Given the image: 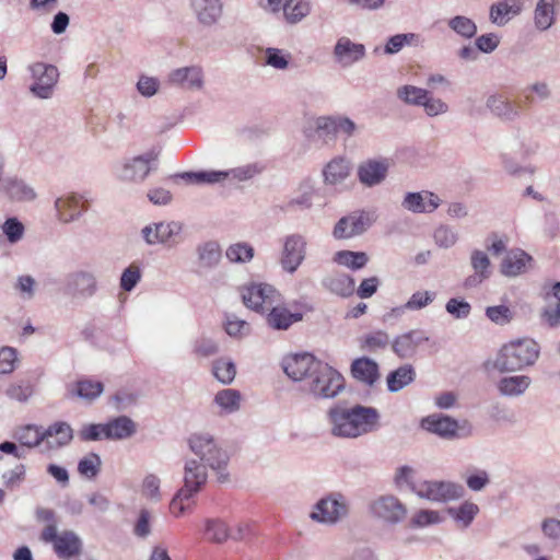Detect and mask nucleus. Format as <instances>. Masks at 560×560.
<instances>
[{
    "instance_id": "nucleus-1",
    "label": "nucleus",
    "mask_w": 560,
    "mask_h": 560,
    "mask_svg": "<svg viewBox=\"0 0 560 560\" xmlns=\"http://www.w3.org/2000/svg\"><path fill=\"white\" fill-rule=\"evenodd\" d=\"M188 448L191 456L186 457L183 476L191 470L192 474L203 477L201 485L206 486L208 480V469L215 472L219 482L229 481L226 471L230 455L219 442V440L209 432H194L187 439Z\"/></svg>"
},
{
    "instance_id": "nucleus-2",
    "label": "nucleus",
    "mask_w": 560,
    "mask_h": 560,
    "mask_svg": "<svg viewBox=\"0 0 560 560\" xmlns=\"http://www.w3.org/2000/svg\"><path fill=\"white\" fill-rule=\"evenodd\" d=\"M329 432L339 439H357L380 427V413L373 407L336 404L326 412Z\"/></svg>"
},
{
    "instance_id": "nucleus-3",
    "label": "nucleus",
    "mask_w": 560,
    "mask_h": 560,
    "mask_svg": "<svg viewBox=\"0 0 560 560\" xmlns=\"http://www.w3.org/2000/svg\"><path fill=\"white\" fill-rule=\"evenodd\" d=\"M539 357V347L533 339L522 338L505 343L497 354L493 368L500 373L517 372L533 365Z\"/></svg>"
},
{
    "instance_id": "nucleus-4",
    "label": "nucleus",
    "mask_w": 560,
    "mask_h": 560,
    "mask_svg": "<svg viewBox=\"0 0 560 560\" xmlns=\"http://www.w3.org/2000/svg\"><path fill=\"white\" fill-rule=\"evenodd\" d=\"M345 389L343 376L325 362H320L311 374V380L303 390L316 399H332Z\"/></svg>"
},
{
    "instance_id": "nucleus-5",
    "label": "nucleus",
    "mask_w": 560,
    "mask_h": 560,
    "mask_svg": "<svg viewBox=\"0 0 560 560\" xmlns=\"http://www.w3.org/2000/svg\"><path fill=\"white\" fill-rule=\"evenodd\" d=\"M350 502L341 492H330L320 498L310 513V518L318 524L332 526L348 517Z\"/></svg>"
},
{
    "instance_id": "nucleus-6",
    "label": "nucleus",
    "mask_w": 560,
    "mask_h": 560,
    "mask_svg": "<svg viewBox=\"0 0 560 560\" xmlns=\"http://www.w3.org/2000/svg\"><path fill=\"white\" fill-rule=\"evenodd\" d=\"M184 224L178 221H161L145 225L141 236L148 245H163L167 248L178 246L183 241Z\"/></svg>"
},
{
    "instance_id": "nucleus-7",
    "label": "nucleus",
    "mask_w": 560,
    "mask_h": 560,
    "mask_svg": "<svg viewBox=\"0 0 560 560\" xmlns=\"http://www.w3.org/2000/svg\"><path fill=\"white\" fill-rule=\"evenodd\" d=\"M40 539L51 544L55 553L60 559L77 557L82 551V540L73 530L58 532L55 525L45 526L40 533Z\"/></svg>"
},
{
    "instance_id": "nucleus-8",
    "label": "nucleus",
    "mask_w": 560,
    "mask_h": 560,
    "mask_svg": "<svg viewBox=\"0 0 560 560\" xmlns=\"http://www.w3.org/2000/svg\"><path fill=\"white\" fill-rule=\"evenodd\" d=\"M412 492L431 502L446 503L464 494V487L446 480H422L412 486Z\"/></svg>"
},
{
    "instance_id": "nucleus-9",
    "label": "nucleus",
    "mask_w": 560,
    "mask_h": 560,
    "mask_svg": "<svg viewBox=\"0 0 560 560\" xmlns=\"http://www.w3.org/2000/svg\"><path fill=\"white\" fill-rule=\"evenodd\" d=\"M27 71L32 79L30 92L40 100L50 98L59 80L58 68L54 65L37 61L28 65Z\"/></svg>"
},
{
    "instance_id": "nucleus-10",
    "label": "nucleus",
    "mask_w": 560,
    "mask_h": 560,
    "mask_svg": "<svg viewBox=\"0 0 560 560\" xmlns=\"http://www.w3.org/2000/svg\"><path fill=\"white\" fill-rule=\"evenodd\" d=\"M243 303L258 313H266L275 303L281 302L279 291L268 283H249L241 289Z\"/></svg>"
},
{
    "instance_id": "nucleus-11",
    "label": "nucleus",
    "mask_w": 560,
    "mask_h": 560,
    "mask_svg": "<svg viewBox=\"0 0 560 560\" xmlns=\"http://www.w3.org/2000/svg\"><path fill=\"white\" fill-rule=\"evenodd\" d=\"M257 3L268 13H282L289 24L300 23L312 10L310 0H257Z\"/></svg>"
},
{
    "instance_id": "nucleus-12",
    "label": "nucleus",
    "mask_w": 560,
    "mask_h": 560,
    "mask_svg": "<svg viewBox=\"0 0 560 560\" xmlns=\"http://www.w3.org/2000/svg\"><path fill=\"white\" fill-rule=\"evenodd\" d=\"M371 211H354L342 217L335 225L332 235L338 240H347L363 234L375 221Z\"/></svg>"
},
{
    "instance_id": "nucleus-13",
    "label": "nucleus",
    "mask_w": 560,
    "mask_h": 560,
    "mask_svg": "<svg viewBox=\"0 0 560 560\" xmlns=\"http://www.w3.org/2000/svg\"><path fill=\"white\" fill-rule=\"evenodd\" d=\"M306 238L301 234H290L284 238L280 266L285 272L292 275L302 265L306 257Z\"/></svg>"
},
{
    "instance_id": "nucleus-14",
    "label": "nucleus",
    "mask_w": 560,
    "mask_h": 560,
    "mask_svg": "<svg viewBox=\"0 0 560 560\" xmlns=\"http://www.w3.org/2000/svg\"><path fill=\"white\" fill-rule=\"evenodd\" d=\"M183 478V487L176 492L170 503V511L176 517L182 516L189 510L192 498L205 487L201 485L203 477L198 475V472L192 474L191 470H189Z\"/></svg>"
},
{
    "instance_id": "nucleus-15",
    "label": "nucleus",
    "mask_w": 560,
    "mask_h": 560,
    "mask_svg": "<svg viewBox=\"0 0 560 560\" xmlns=\"http://www.w3.org/2000/svg\"><path fill=\"white\" fill-rule=\"evenodd\" d=\"M90 200L86 192H70L58 197L55 201V208L59 221L70 223L79 220L82 213L88 210Z\"/></svg>"
},
{
    "instance_id": "nucleus-16",
    "label": "nucleus",
    "mask_w": 560,
    "mask_h": 560,
    "mask_svg": "<svg viewBox=\"0 0 560 560\" xmlns=\"http://www.w3.org/2000/svg\"><path fill=\"white\" fill-rule=\"evenodd\" d=\"M370 510L374 517L388 524H398L407 515L406 505L392 494L382 495L374 500Z\"/></svg>"
},
{
    "instance_id": "nucleus-17",
    "label": "nucleus",
    "mask_w": 560,
    "mask_h": 560,
    "mask_svg": "<svg viewBox=\"0 0 560 560\" xmlns=\"http://www.w3.org/2000/svg\"><path fill=\"white\" fill-rule=\"evenodd\" d=\"M96 290V278L92 272L80 270L67 277L65 293L74 301H85L92 298Z\"/></svg>"
},
{
    "instance_id": "nucleus-18",
    "label": "nucleus",
    "mask_w": 560,
    "mask_h": 560,
    "mask_svg": "<svg viewBox=\"0 0 560 560\" xmlns=\"http://www.w3.org/2000/svg\"><path fill=\"white\" fill-rule=\"evenodd\" d=\"M390 167L387 158H373L362 161L357 170L359 182L365 187H375L385 182Z\"/></svg>"
},
{
    "instance_id": "nucleus-19",
    "label": "nucleus",
    "mask_w": 560,
    "mask_h": 560,
    "mask_svg": "<svg viewBox=\"0 0 560 560\" xmlns=\"http://www.w3.org/2000/svg\"><path fill=\"white\" fill-rule=\"evenodd\" d=\"M320 362L310 353L294 354L284 359L283 371L291 380L303 382V386H306L311 380V374L314 373Z\"/></svg>"
},
{
    "instance_id": "nucleus-20",
    "label": "nucleus",
    "mask_w": 560,
    "mask_h": 560,
    "mask_svg": "<svg viewBox=\"0 0 560 560\" xmlns=\"http://www.w3.org/2000/svg\"><path fill=\"white\" fill-rule=\"evenodd\" d=\"M153 153H145L125 160L117 168V176L122 182L142 183L151 172Z\"/></svg>"
},
{
    "instance_id": "nucleus-21",
    "label": "nucleus",
    "mask_w": 560,
    "mask_h": 560,
    "mask_svg": "<svg viewBox=\"0 0 560 560\" xmlns=\"http://www.w3.org/2000/svg\"><path fill=\"white\" fill-rule=\"evenodd\" d=\"M190 9L200 25L212 27L221 21L224 4L221 0H190Z\"/></svg>"
},
{
    "instance_id": "nucleus-22",
    "label": "nucleus",
    "mask_w": 560,
    "mask_h": 560,
    "mask_svg": "<svg viewBox=\"0 0 560 560\" xmlns=\"http://www.w3.org/2000/svg\"><path fill=\"white\" fill-rule=\"evenodd\" d=\"M429 340L427 334L421 329H411L396 336L392 341L393 352L400 359L412 358L418 347Z\"/></svg>"
},
{
    "instance_id": "nucleus-23",
    "label": "nucleus",
    "mask_w": 560,
    "mask_h": 560,
    "mask_svg": "<svg viewBox=\"0 0 560 560\" xmlns=\"http://www.w3.org/2000/svg\"><path fill=\"white\" fill-rule=\"evenodd\" d=\"M442 200L432 191L407 192L401 206L413 213H431L436 210Z\"/></svg>"
},
{
    "instance_id": "nucleus-24",
    "label": "nucleus",
    "mask_w": 560,
    "mask_h": 560,
    "mask_svg": "<svg viewBox=\"0 0 560 560\" xmlns=\"http://www.w3.org/2000/svg\"><path fill=\"white\" fill-rule=\"evenodd\" d=\"M334 57L338 63L349 67L365 57L363 44L353 43L350 38L340 37L334 47Z\"/></svg>"
},
{
    "instance_id": "nucleus-25",
    "label": "nucleus",
    "mask_w": 560,
    "mask_h": 560,
    "mask_svg": "<svg viewBox=\"0 0 560 560\" xmlns=\"http://www.w3.org/2000/svg\"><path fill=\"white\" fill-rule=\"evenodd\" d=\"M0 191L10 200L18 202H30L37 196L31 185L15 176L2 178Z\"/></svg>"
},
{
    "instance_id": "nucleus-26",
    "label": "nucleus",
    "mask_w": 560,
    "mask_h": 560,
    "mask_svg": "<svg viewBox=\"0 0 560 560\" xmlns=\"http://www.w3.org/2000/svg\"><path fill=\"white\" fill-rule=\"evenodd\" d=\"M470 266L474 269V275L468 276L464 281V285L467 289L479 285L491 275V262L483 250L474 249L470 253Z\"/></svg>"
},
{
    "instance_id": "nucleus-27",
    "label": "nucleus",
    "mask_w": 560,
    "mask_h": 560,
    "mask_svg": "<svg viewBox=\"0 0 560 560\" xmlns=\"http://www.w3.org/2000/svg\"><path fill=\"white\" fill-rule=\"evenodd\" d=\"M421 428L443 439H453L459 429L458 422L443 415H431L421 420Z\"/></svg>"
},
{
    "instance_id": "nucleus-28",
    "label": "nucleus",
    "mask_w": 560,
    "mask_h": 560,
    "mask_svg": "<svg viewBox=\"0 0 560 560\" xmlns=\"http://www.w3.org/2000/svg\"><path fill=\"white\" fill-rule=\"evenodd\" d=\"M526 0H502L493 3L490 7L489 19L498 25H505L511 18L518 15L523 9Z\"/></svg>"
},
{
    "instance_id": "nucleus-29",
    "label": "nucleus",
    "mask_w": 560,
    "mask_h": 560,
    "mask_svg": "<svg viewBox=\"0 0 560 560\" xmlns=\"http://www.w3.org/2000/svg\"><path fill=\"white\" fill-rule=\"evenodd\" d=\"M267 325L276 330H287L293 323L302 319L301 313H292L282 305L281 302H277L266 312Z\"/></svg>"
},
{
    "instance_id": "nucleus-30",
    "label": "nucleus",
    "mask_w": 560,
    "mask_h": 560,
    "mask_svg": "<svg viewBox=\"0 0 560 560\" xmlns=\"http://www.w3.org/2000/svg\"><path fill=\"white\" fill-rule=\"evenodd\" d=\"M532 384V378L527 375H510L501 377L497 384L498 393L508 398L523 396Z\"/></svg>"
},
{
    "instance_id": "nucleus-31",
    "label": "nucleus",
    "mask_w": 560,
    "mask_h": 560,
    "mask_svg": "<svg viewBox=\"0 0 560 560\" xmlns=\"http://www.w3.org/2000/svg\"><path fill=\"white\" fill-rule=\"evenodd\" d=\"M168 81L185 89L199 90L203 84L202 71L195 66L178 68L168 74Z\"/></svg>"
},
{
    "instance_id": "nucleus-32",
    "label": "nucleus",
    "mask_w": 560,
    "mask_h": 560,
    "mask_svg": "<svg viewBox=\"0 0 560 560\" xmlns=\"http://www.w3.org/2000/svg\"><path fill=\"white\" fill-rule=\"evenodd\" d=\"M486 106L494 116L504 121H513L520 116L518 106L503 95H490Z\"/></svg>"
},
{
    "instance_id": "nucleus-33",
    "label": "nucleus",
    "mask_w": 560,
    "mask_h": 560,
    "mask_svg": "<svg viewBox=\"0 0 560 560\" xmlns=\"http://www.w3.org/2000/svg\"><path fill=\"white\" fill-rule=\"evenodd\" d=\"M72 429L66 422H57L44 430L45 450H57L72 440Z\"/></svg>"
},
{
    "instance_id": "nucleus-34",
    "label": "nucleus",
    "mask_w": 560,
    "mask_h": 560,
    "mask_svg": "<svg viewBox=\"0 0 560 560\" xmlns=\"http://www.w3.org/2000/svg\"><path fill=\"white\" fill-rule=\"evenodd\" d=\"M351 164L349 160L337 156L329 161L324 170L323 176L326 185H341L350 175Z\"/></svg>"
},
{
    "instance_id": "nucleus-35",
    "label": "nucleus",
    "mask_w": 560,
    "mask_h": 560,
    "mask_svg": "<svg viewBox=\"0 0 560 560\" xmlns=\"http://www.w3.org/2000/svg\"><path fill=\"white\" fill-rule=\"evenodd\" d=\"M351 373L354 378L373 386L380 378L378 364L370 358L363 357L351 364Z\"/></svg>"
},
{
    "instance_id": "nucleus-36",
    "label": "nucleus",
    "mask_w": 560,
    "mask_h": 560,
    "mask_svg": "<svg viewBox=\"0 0 560 560\" xmlns=\"http://www.w3.org/2000/svg\"><path fill=\"white\" fill-rule=\"evenodd\" d=\"M559 0H538L534 10V25L540 32L548 31L556 22V4Z\"/></svg>"
},
{
    "instance_id": "nucleus-37",
    "label": "nucleus",
    "mask_w": 560,
    "mask_h": 560,
    "mask_svg": "<svg viewBox=\"0 0 560 560\" xmlns=\"http://www.w3.org/2000/svg\"><path fill=\"white\" fill-rule=\"evenodd\" d=\"M104 427L106 440H125L136 433V423L127 416H119L104 423Z\"/></svg>"
},
{
    "instance_id": "nucleus-38",
    "label": "nucleus",
    "mask_w": 560,
    "mask_h": 560,
    "mask_svg": "<svg viewBox=\"0 0 560 560\" xmlns=\"http://www.w3.org/2000/svg\"><path fill=\"white\" fill-rule=\"evenodd\" d=\"M322 284L325 289L331 293L348 298L354 292V279L345 273H335L325 277L322 280Z\"/></svg>"
},
{
    "instance_id": "nucleus-39",
    "label": "nucleus",
    "mask_w": 560,
    "mask_h": 560,
    "mask_svg": "<svg viewBox=\"0 0 560 560\" xmlns=\"http://www.w3.org/2000/svg\"><path fill=\"white\" fill-rule=\"evenodd\" d=\"M530 256L522 249L510 250L502 260L501 272L508 277H515L525 271Z\"/></svg>"
},
{
    "instance_id": "nucleus-40",
    "label": "nucleus",
    "mask_w": 560,
    "mask_h": 560,
    "mask_svg": "<svg viewBox=\"0 0 560 560\" xmlns=\"http://www.w3.org/2000/svg\"><path fill=\"white\" fill-rule=\"evenodd\" d=\"M479 511V506L471 501H465L458 506H451L446 510L447 514L460 529L468 528L478 515Z\"/></svg>"
},
{
    "instance_id": "nucleus-41",
    "label": "nucleus",
    "mask_w": 560,
    "mask_h": 560,
    "mask_svg": "<svg viewBox=\"0 0 560 560\" xmlns=\"http://www.w3.org/2000/svg\"><path fill=\"white\" fill-rule=\"evenodd\" d=\"M13 438L22 446L33 448L44 443V430L35 424H25L15 428Z\"/></svg>"
},
{
    "instance_id": "nucleus-42",
    "label": "nucleus",
    "mask_w": 560,
    "mask_h": 560,
    "mask_svg": "<svg viewBox=\"0 0 560 560\" xmlns=\"http://www.w3.org/2000/svg\"><path fill=\"white\" fill-rule=\"evenodd\" d=\"M415 377L416 372L410 364L401 365L388 374L387 388L390 393H397L412 383Z\"/></svg>"
},
{
    "instance_id": "nucleus-43",
    "label": "nucleus",
    "mask_w": 560,
    "mask_h": 560,
    "mask_svg": "<svg viewBox=\"0 0 560 560\" xmlns=\"http://www.w3.org/2000/svg\"><path fill=\"white\" fill-rule=\"evenodd\" d=\"M198 265L202 269H212L221 260V248L217 242L210 241L197 247Z\"/></svg>"
},
{
    "instance_id": "nucleus-44",
    "label": "nucleus",
    "mask_w": 560,
    "mask_h": 560,
    "mask_svg": "<svg viewBox=\"0 0 560 560\" xmlns=\"http://www.w3.org/2000/svg\"><path fill=\"white\" fill-rule=\"evenodd\" d=\"M213 402L221 409V413L231 415L241 408V394L232 388L221 389L215 394Z\"/></svg>"
},
{
    "instance_id": "nucleus-45",
    "label": "nucleus",
    "mask_w": 560,
    "mask_h": 560,
    "mask_svg": "<svg viewBox=\"0 0 560 560\" xmlns=\"http://www.w3.org/2000/svg\"><path fill=\"white\" fill-rule=\"evenodd\" d=\"M103 390L104 387L101 382L91 380L78 381L69 388V393L72 397H79L84 400H94Z\"/></svg>"
},
{
    "instance_id": "nucleus-46",
    "label": "nucleus",
    "mask_w": 560,
    "mask_h": 560,
    "mask_svg": "<svg viewBox=\"0 0 560 560\" xmlns=\"http://www.w3.org/2000/svg\"><path fill=\"white\" fill-rule=\"evenodd\" d=\"M176 177L194 184H217L228 179V174L224 171L184 172Z\"/></svg>"
},
{
    "instance_id": "nucleus-47",
    "label": "nucleus",
    "mask_w": 560,
    "mask_h": 560,
    "mask_svg": "<svg viewBox=\"0 0 560 560\" xmlns=\"http://www.w3.org/2000/svg\"><path fill=\"white\" fill-rule=\"evenodd\" d=\"M205 534L207 539L214 544H223L231 537L228 525L219 518L206 520Z\"/></svg>"
},
{
    "instance_id": "nucleus-48",
    "label": "nucleus",
    "mask_w": 560,
    "mask_h": 560,
    "mask_svg": "<svg viewBox=\"0 0 560 560\" xmlns=\"http://www.w3.org/2000/svg\"><path fill=\"white\" fill-rule=\"evenodd\" d=\"M429 91L415 85L406 84L396 91L397 97L407 105L422 106Z\"/></svg>"
},
{
    "instance_id": "nucleus-49",
    "label": "nucleus",
    "mask_w": 560,
    "mask_h": 560,
    "mask_svg": "<svg viewBox=\"0 0 560 560\" xmlns=\"http://www.w3.org/2000/svg\"><path fill=\"white\" fill-rule=\"evenodd\" d=\"M447 26L458 36L466 39L472 38L478 31L476 23L465 15H456L450 19Z\"/></svg>"
},
{
    "instance_id": "nucleus-50",
    "label": "nucleus",
    "mask_w": 560,
    "mask_h": 560,
    "mask_svg": "<svg viewBox=\"0 0 560 560\" xmlns=\"http://www.w3.org/2000/svg\"><path fill=\"white\" fill-rule=\"evenodd\" d=\"M334 260L339 265L358 270L368 264L369 257L363 252L340 250L335 254Z\"/></svg>"
},
{
    "instance_id": "nucleus-51",
    "label": "nucleus",
    "mask_w": 560,
    "mask_h": 560,
    "mask_svg": "<svg viewBox=\"0 0 560 560\" xmlns=\"http://www.w3.org/2000/svg\"><path fill=\"white\" fill-rule=\"evenodd\" d=\"M212 372L222 384H231L236 375V366L231 359L220 358L213 362Z\"/></svg>"
},
{
    "instance_id": "nucleus-52",
    "label": "nucleus",
    "mask_w": 560,
    "mask_h": 560,
    "mask_svg": "<svg viewBox=\"0 0 560 560\" xmlns=\"http://www.w3.org/2000/svg\"><path fill=\"white\" fill-rule=\"evenodd\" d=\"M254 247L247 243H235L226 248L225 256L231 262L246 264L254 258Z\"/></svg>"
},
{
    "instance_id": "nucleus-53",
    "label": "nucleus",
    "mask_w": 560,
    "mask_h": 560,
    "mask_svg": "<svg viewBox=\"0 0 560 560\" xmlns=\"http://www.w3.org/2000/svg\"><path fill=\"white\" fill-rule=\"evenodd\" d=\"M389 345L392 346L389 335L384 330H376L362 338L361 348L370 352H376L387 348Z\"/></svg>"
},
{
    "instance_id": "nucleus-54",
    "label": "nucleus",
    "mask_w": 560,
    "mask_h": 560,
    "mask_svg": "<svg viewBox=\"0 0 560 560\" xmlns=\"http://www.w3.org/2000/svg\"><path fill=\"white\" fill-rule=\"evenodd\" d=\"M262 171L264 166L258 162H254L224 172L228 174V178L231 177L236 182H246L261 174Z\"/></svg>"
},
{
    "instance_id": "nucleus-55",
    "label": "nucleus",
    "mask_w": 560,
    "mask_h": 560,
    "mask_svg": "<svg viewBox=\"0 0 560 560\" xmlns=\"http://www.w3.org/2000/svg\"><path fill=\"white\" fill-rule=\"evenodd\" d=\"M224 329L230 337L244 338L250 334V325L234 314L225 317Z\"/></svg>"
},
{
    "instance_id": "nucleus-56",
    "label": "nucleus",
    "mask_w": 560,
    "mask_h": 560,
    "mask_svg": "<svg viewBox=\"0 0 560 560\" xmlns=\"http://www.w3.org/2000/svg\"><path fill=\"white\" fill-rule=\"evenodd\" d=\"M433 238L440 248L447 249L457 243L458 233L454 228L446 224H441L435 229Z\"/></svg>"
},
{
    "instance_id": "nucleus-57",
    "label": "nucleus",
    "mask_w": 560,
    "mask_h": 560,
    "mask_svg": "<svg viewBox=\"0 0 560 560\" xmlns=\"http://www.w3.org/2000/svg\"><path fill=\"white\" fill-rule=\"evenodd\" d=\"M102 459L98 454L90 453L80 459L78 471L88 479L96 477L101 470Z\"/></svg>"
},
{
    "instance_id": "nucleus-58",
    "label": "nucleus",
    "mask_w": 560,
    "mask_h": 560,
    "mask_svg": "<svg viewBox=\"0 0 560 560\" xmlns=\"http://www.w3.org/2000/svg\"><path fill=\"white\" fill-rule=\"evenodd\" d=\"M19 364V352L15 348L3 346L0 348V374H11Z\"/></svg>"
},
{
    "instance_id": "nucleus-59",
    "label": "nucleus",
    "mask_w": 560,
    "mask_h": 560,
    "mask_svg": "<svg viewBox=\"0 0 560 560\" xmlns=\"http://www.w3.org/2000/svg\"><path fill=\"white\" fill-rule=\"evenodd\" d=\"M443 522V517L438 511L420 510L416 512L410 518V526L413 528H421L429 525H435Z\"/></svg>"
},
{
    "instance_id": "nucleus-60",
    "label": "nucleus",
    "mask_w": 560,
    "mask_h": 560,
    "mask_svg": "<svg viewBox=\"0 0 560 560\" xmlns=\"http://www.w3.org/2000/svg\"><path fill=\"white\" fill-rule=\"evenodd\" d=\"M290 57L289 52L279 48L268 47L265 49V63L278 70L288 68Z\"/></svg>"
},
{
    "instance_id": "nucleus-61",
    "label": "nucleus",
    "mask_w": 560,
    "mask_h": 560,
    "mask_svg": "<svg viewBox=\"0 0 560 560\" xmlns=\"http://www.w3.org/2000/svg\"><path fill=\"white\" fill-rule=\"evenodd\" d=\"M1 228L8 242L11 244H16L24 236L25 228L18 218H8Z\"/></svg>"
},
{
    "instance_id": "nucleus-62",
    "label": "nucleus",
    "mask_w": 560,
    "mask_h": 560,
    "mask_svg": "<svg viewBox=\"0 0 560 560\" xmlns=\"http://www.w3.org/2000/svg\"><path fill=\"white\" fill-rule=\"evenodd\" d=\"M10 399L26 402L34 394V387L30 383L21 382L10 384L5 390Z\"/></svg>"
},
{
    "instance_id": "nucleus-63",
    "label": "nucleus",
    "mask_w": 560,
    "mask_h": 560,
    "mask_svg": "<svg viewBox=\"0 0 560 560\" xmlns=\"http://www.w3.org/2000/svg\"><path fill=\"white\" fill-rule=\"evenodd\" d=\"M436 298V293L432 291H417L412 293L405 303L408 311H419L430 305Z\"/></svg>"
},
{
    "instance_id": "nucleus-64",
    "label": "nucleus",
    "mask_w": 560,
    "mask_h": 560,
    "mask_svg": "<svg viewBox=\"0 0 560 560\" xmlns=\"http://www.w3.org/2000/svg\"><path fill=\"white\" fill-rule=\"evenodd\" d=\"M153 520V514L151 511L147 509H141L139 511L138 518L133 526V534L138 538H147L151 534V522Z\"/></svg>"
}]
</instances>
